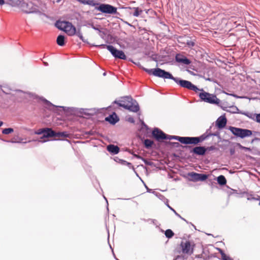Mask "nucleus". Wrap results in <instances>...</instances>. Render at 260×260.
I'll use <instances>...</instances> for the list:
<instances>
[{
	"label": "nucleus",
	"instance_id": "nucleus-1",
	"mask_svg": "<svg viewBox=\"0 0 260 260\" xmlns=\"http://www.w3.org/2000/svg\"><path fill=\"white\" fill-rule=\"evenodd\" d=\"M143 70L150 75L161 78L164 79H171L180 87L194 91L196 93L200 91L198 95L200 101L212 105L219 106L220 100L214 94L204 91L203 88H199L190 81L174 77L169 72L157 68L148 69L143 68Z\"/></svg>",
	"mask_w": 260,
	"mask_h": 260
},
{
	"label": "nucleus",
	"instance_id": "nucleus-2",
	"mask_svg": "<svg viewBox=\"0 0 260 260\" xmlns=\"http://www.w3.org/2000/svg\"><path fill=\"white\" fill-rule=\"evenodd\" d=\"M114 104H116L119 107L133 112H137L140 110L139 105L136 100L133 99L131 96H126L122 98L120 101H114Z\"/></svg>",
	"mask_w": 260,
	"mask_h": 260
},
{
	"label": "nucleus",
	"instance_id": "nucleus-3",
	"mask_svg": "<svg viewBox=\"0 0 260 260\" xmlns=\"http://www.w3.org/2000/svg\"><path fill=\"white\" fill-rule=\"evenodd\" d=\"M20 7L22 11L27 14L30 13H40L38 6L35 5L31 2L26 3L24 1L20 2Z\"/></svg>",
	"mask_w": 260,
	"mask_h": 260
},
{
	"label": "nucleus",
	"instance_id": "nucleus-4",
	"mask_svg": "<svg viewBox=\"0 0 260 260\" xmlns=\"http://www.w3.org/2000/svg\"><path fill=\"white\" fill-rule=\"evenodd\" d=\"M229 129L234 135L242 139L249 137L252 134V131L248 129H243L230 126L229 127Z\"/></svg>",
	"mask_w": 260,
	"mask_h": 260
},
{
	"label": "nucleus",
	"instance_id": "nucleus-5",
	"mask_svg": "<svg viewBox=\"0 0 260 260\" xmlns=\"http://www.w3.org/2000/svg\"><path fill=\"white\" fill-rule=\"evenodd\" d=\"M95 9L104 14L119 15L117 11V8L107 4H101Z\"/></svg>",
	"mask_w": 260,
	"mask_h": 260
},
{
	"label": "nucleus",
	"instance_id": "nucleus-6",
	"mask_svg": "<svg viewBox=\"0 0 260 260\" xmlns=\"http://www.w3.org/2000/svg\"><path fill=\"white\" fill-rule=\"evenodd\" d=\"M183 148L186 150H189L190 153L192 154L203 156L206 154L205 146H198L192 148L191 146L185 145Z\"/></svg>",
	"mask_w": 260,
	"mask_h": 260
},
{
	"label": "nucleus",
	"instance_id": "nucleus-7",
	"mask_svg": "<svg viewBox=\"0 0 260 260\" xmlns=\"http://www.w3.org/2000/svg\"><path fill=\"white\" fill-rule=\"evenodd\" d=\"M107 49L115 58L126 59V56L123 51L117 49L112 45L107 46Z\"/></svg>",
	"mask_w": 260,
	"mask_h": 260
},
{
	"label": "nucleus",
	"instance_id": "nucleus-8",
	"mask_svg": "<svg viewBox=\"0 0 260 260\" xmlns=\"http://www.w3.org/2000/svg\"><path fill=\"white\" fill-rule=\"evenodd\" d=\"M40 100L44 103L46 105V108L49 110L55 111L56 110L55 109L62 108L64 112H67L68 110L70 109V108L64 106H56L43 97L41 98Z\"/></svg>",
	"mask_w": 260,
	"mask_h": 260
},
{
	"label": "nucleus",
	"instance_id": "nucleus-9",
	"mask_svg": "<svg viewBox=\"0 0 260 260\" xmlns=\"http://www.w3.org/2000/svg\"><path fill=\"white\" fill-rule=\"evenodd\" d=\"M152 135L153 137L158 142L163 140H166L167 138V134L157 127H155L153 129L152 132Z\"/></svg>",
	"mask_w": 260,
	"mask_h": 260
},
{
	"label": "nucleus",
	"instance_id": "nucleus-10",
	"mask_svg": "<svg viewBox=\"0 0 260 260\" xmlns=\"http://www.w3.org/2000/svg\"><path fill=\"white\" fill-rule=\"evenodd\" d=\"M227 123V119L224 116H221L219 117L215 121V125L212 127L213 131L216 129V127L218 129H221L224 128Z\"/></svg>",
	"mask_w": 260,
	"mask_h": 260
},
{
	"label": "nucleus",
	"instance_id": "nucleus-11",
	"mask_svg": "<svg viewBox=\"0 0 260 260\" xmlns=\"http://www.w3.org/2000/svg\"><path fill=\"white\" fill-rule=\"evenodd\" d=\"M55 134V131H53L50 128H44V132L43 133V135L40 138V140H38L39 142L41 143H44L47 142L48 140H42L44 138H48L54 137Z\"/></svg>",
	"mask_w": 260,
	"mask_h": 260
},
{
	"label": "nucleus",
	"instance_id": "nucleus-12",
	"mask_svg": "<svg viewBox=\"0 0 260 260\" xmlns=\"http://www.w3.org/2000/svg\"><path fill=\"white\" fill-rule=\"evenodd\" d=\"M180 246L183 253L192 254L193 253V247H191L190 242L189 241H186L185 242L182 241Z\"/></svg>",
	"mask_w": 260,
	"mask_h": 260
},
{
	"label": "nucleus",
	"instance_id": "nucleus-13",
	"mask_svg": "<svg viewBox=\"0 0 260 260\" xmlns=\"http://www.w3.org/2000/svg\"><path fill=\"white\" fill-rule=\"evenodd\" d=\"M66 25H65L64 31L69 36H72L75 35L76 28L71 22L67 21Z\"/></svg>",
	"mask_w": 260,
	"mask_h": 260
},
{
	"label": "nucleus",
	"instance_id": "nucleus-14",
	"mask_svg": "<svg viewBox=\"0 0 260 260\" xmlns=\"http://www.w3.org/2000/svg\"><path fill=\"white\" fill-rule=\"evenodd\" d=\"M213 127V124H212L210 126V127L206 130V131L205 133L201 135L199 137H196V141H197V143L198 145L209 138L208 135V133H209V131H210L212 129Z\"/></svg>",
	"mask_w": 260,
	"mask_h": 260
},
{
	"label": "nucleus",
	"instance_id": "nucleus-15",
	"mask_svg": "<svg viewBox=\"0 0 260 260\" xmlns=\"http://www.w3.org/2000/svg\"><path fill=\"white\" fill-rule=\"evenodd\" d=\"M105 120L109 122L111 124H116L119 120V118L115 112L112 114L109 115L108 117L105 118Z\"/></svg>",
	"mask_w": 260,
	"mask_h": 260
},
{
	"label": "nucleus",
	"instance_id": "nucleus-16",
	"mask_svg": "<svg viewBox=\"0 0 260 260\" xmlns=\"http://www.w3.org/2000/svg\"><path fill=\"white\" fill-rule=\"evenodd\" d=\"M175 59L177 62L183 63L185 65H189L191 63L190 60L188 58L180 54H177Z\"/></svg>",
	"mask_w": 260,
	"mask_h": 260
},
{
	"label": "nucleus",
	"instance_id": "nucleus-17",
	"mask_svg": "<svg viewBox=\"0 0 260 260\" xmlns=\"http://www.w3.org/2000/svg\"><path fill=\"white\" fill-rule=\"evenodd\" d=\"M107 150L112 154H117L119 153L120 149L117 145L110 144L107 146Z\"/></svg>",
	"mask_w": 260,
	"mask_h": 260
},
{
	"label": "nucleus",
	"instance_id": "nucleus-18",
	"mask_svg": "<svg viewBox=\"0 0 260 260\" xmlns=\"http://www.w3.org/2000/svg\"><path fill=\"white\" fill-rule=\"evenodd\" d=\"M183 144L194 145H198L196 137H184Z\"/></svg>",
	"mask_w": 260,
	"mask_h": 260
},
{
	"label": "nucleus",
	"instance_id": "nucleus-19",
	"mask_svg": "<svg viewBox=\"0 0 260 260\" xmlns=\"http://www.w3.org/2000/svg\"><path fill=\"white\" fill-rule=\"evenodd\" d=\"M240 114L244 115L248 117L249 118L256 122V116L257 114L244 111H240Z\"/></svg>",
	"mask_w": 260,
	"mask_h": 260
},
{
	"label": "nucleus",
	"instance_id": "nucleus-20",
	"mask_svg": "<svg viewBox=\"0 0 260 260\" xmlns=\"http://www.w3.org/2000/svg\"><path fill=\"white\" fill-rule=\"evenodd\" d=\"M83 5H87L90 6H93L95 8L99 6L100 3L94 0H83L82 4Z\"/></svg>",
	"mask_w": 260,
	"mask_h": 260
},
{
	"label": "nucleus",
	"instance_id": "nucleus-21",
	"mask_svg": "<svg viewBox=\"0 0 260 260\" xmlns=\"http://www.w3.org/2000/svg\"><path fill=\"white\" fill-rule=\"evenodd\" d=\"M208 138H209L211 136H216L218 138L219 141H221V138L220 135V132L218 130H216L215 131H213V128L210 131H209V133H208Z\"/></svg>",
	"mask_w": 260,
	"mask_h": 260
},
{
	"label": "nucleus",
	"instance_id": "nucleus-22",
	"mask_svg": "<svg viewBox=\"0 0 260 260\" xmlns=\"http://www.w3.org/2000/svg\"><path fill=\"white\" fill-rule=\"evenodd\" d=\"M166 140H176L179 141L181 143L183 144L184 137L167 135Z\"/></svg>",
	"mask_w": 260,
	"mask_h": 260
},
{
	"label": "nucleus",
	"instance_id": "nucleus-23",
	"mask_svg": "<svg viewBox=\"0 0 260 260\" xmlns=\"http://www.w3.org/2000/svg\"><path fill=\"white\" fill-rule=\"evenodd\" d=\"M185 39L184 44H186L188 47H192L195 45V39H191L188 37H185Z\"/></svg>",
	"mask_w": 260,
	"mask_h": 260
},
{
	"label": "nucleus",
	"instance_id": "nucleus-24",
	"mask_svg": "<svg viewBox=\"0 0 260 260\" xmlns=\"http://www.w3.org/2000/svg\"><path fill=\"white\" fill-rule=\"evenodd\" d=\"M67 21H57L55 24L56 27L59 30L64 31L65 25H66Z\"/></svg>",
	"mask_w": 260,
	"mask_h": 260
},
{
	"label": "nucleus",
	"instance_id": "nucleus-25",
	"mask_svg": "<svg viewBox=\"0 0 260 260\" xmlns=\"http://www.w3.org/2000/svg\"><path fill=\"white\" fill-rule=\"evenodd\" d=\"M56 43L58 45L63 46L65 44V37L63 35H59L56 39Z\"/></svg>",
	"mask_w": 260,
	"mask_h": 260
},
{
	"label": "nucleus",
	"instance_id": "nucleus-26",
	"mask_svg": "<svg viewBox=\"0 0 260 260\" xmlns=\"http://www.w3.org/2000/svg\"><path fill=\"white\" fill-rule=\"evenodd\" d=\"M217 183L221 186H223L226 184V180L225 177L223 175H220L217 177Z\"/></svg>",
	"mask_w": 260,
	"mask_h": 260
},
{
	"label": "nucleus",
	"instance_id": "nucleus-27",
	"mask_svg": "<svg viewBox=\"0 0 260 260\" xmlns=\"http://www.w3.org/2000/svg\"><path fill=\"white\" fill-rule=\"evenodd\" d=\"M62 137L64 138H69L70 134L67 132H55L54 134V137Z\"/></svg>",
	"mask_w": 260,
	"mask_h": 260
},
{
	"label": "nucleus",
	"instance_id": "nucleus-28",
	"mask_svg": "<svg viewBox=\"0 0 260 260\" xmlns=\"http://www.w3.org/2000/svg\"><path fill=\"white\" fill-rule=\"evenodd\" d=\"M154 142L152 140L146 139L144 141V145L146 149H150L152 147Z\"/></svg>",
	"mask_w": 260,
	"mask_h": 260
},
{
	"label": "nucleus",
	"instance_id": "nucleus-29",
	"mask_svg": "<svg viewBox=\"0 0 260 260\" xmlns=\"http://www.w3.org/2000/svg\"><path fill=\"white\" fill-rule=\"evenodd\" d=\"M121 165H122L123 166H127L129 169H132L134 171V172L136 173L137 176L139 177L138 174L135 171V169L134 168V166L132 165V164L131 163L128 162L125 160H121Z\"/></svg>",
	"mask_w": 260,
	"mask_h": 260
},
{
	"label": "nucleus",
	"instance_id": "nucleus-30",
	"mask_svg": "<svg viewBox=\"0 0 260 260\" xmlns=\"http://www.w3.org/2000/svg\"><path fill=\"white\" fill-rule=\"evenodd\" d=\"M75 35L78 36L80 39L84 43H88V42L86 40L84 39L82 33L81 31V30L80 29H78V30L77 31L76 30V34Z\"/></svg>",
	"mask_w": 260,
	"mask_h": 260
},
{
	"label": "nucleus",
	"instance_id": "nucleus-31",
	"mask_svg": "<svg viewBox=\"0 0 260 260\" xmlns=\"http://www.w3.org/2000/svg\"><path fill=\"white\" fill-rule=\"evenodd\" d=\"M165 235L167 238L170 239L173 237L174 233L171 229H168L165 231Z\"/></svg>",
	"mask_w": 260,
	"mask_h": 260
},
{
	"label": "nucleus",
	"instance_id": "nucleus-32",
	"mask_svg": "<svg viewBox=\"0 0 260 260\" xmlns=\"http://www.w3.org/2000/svg\"><path fill=\"white\" fill-rule=\"evenodd\" d=\"M134 12L133 15L135 17H138L142 12L143 11L140 9L138 7H134Z\"/></svg>",
	"mask_w": 260,
	"mask_h": 260
},
{
	"label": "nucleus",
	"instance_id": "nucleus-33",
	"mask_svg": "<svg viewBox=\"0 0 260 260\" xmlns=\"http://www.w3.org/2000/svg\"><path fill=\"white\" fill-rule=\"evenodd\" d=\"M198 173L195 172H191L188 173V176L191 177V180L193 181H198Z\"/></svg>",
	"mask_w": 260,
	"mask_h": 260
},
{
	"label": "nucleus",
	"instance_id": "nucleus-34",
	"mask_svg": "<svg viewBox=\"0 0 260 260\" xmlns=\"http://www.w3.org/2000/svg\"><path fill=\"white\" fill-rule=\"evenodd\" d=\"M218 249L220 251V253L221 255L222 260H233L230 256L226 255L222 250H221L220 249Z\"/></svg>",
	"mask_w": 260,
	"mask_h": 260
},
{
	"label": "nucleus",
	"instance_id": "nucleus-35",
	"mask_svg": "<svg viewBox=\"0 0 260 260\" xmlns=\"http://www.w3.org/2000/svg\"><path fill=\"white\" fill-rule=\"evenodd\" d=\"M198 181H202L206 180L208 177V175L207 174H205L198 173Z\"/></svg>",
	"mask_w": 260,
	"mask_h": 260
},
{
	"label": "nucleus",
	"instance_id": "nucleus-36",
	"mask_svg": "<svg viewBox=\"0 0 260 260\" xmlns=\"http://www.w3.org/2000/svg\"><path fill=\"white\" fill-rule=\"evenodd\" d=\"M13 132L14 129L13 128L9 127L3 129L2 131V133L5 135H8L13 133Z\"/></svg>",
	"mask_w": 260,
	"mask_h": 260
},
{
	"label": "nucleus",
	"instance_id": "nucleus-37",
	"mask_svg": "<svg viewBox=\"0 0 260 260\" xmlns=\"http://www.w3.org/2000/svg\"><path fill=\"white\" fill-rule=\"evenodd\" d=\"M166 206H167V207H168V208H169L171 211H172L174 213V214H175L177 217H178L179 218H181V215H180L179 214H178V213L176 212V211H175V210H174L172 207H171L169 205V204L168 203L166 204Z\"/></svg>",
	"mask_w": 260,
	"mask_h": 260
},
{
	"label": "nucleus",
	"instance_id": "nucleus-38",
	"mask_svg": "<svg viewBox=\"0 0 260 260\" xmlns=\"http://www.w3.org/2000/svg\"><path fill=\"white\" fill-rule=\"evenodd\" d=\"M230 108L232 109V112L233 113H239L240 114V111L239 109L236 107V106H232L230 107Z\"/></svg>",
	"mask_w": 260,
	"mask_h": 260
},
{
	"label": "nucleus",
	"instance_id": "nucleus-39",
	"mask_svg": "<svg viewBox=\"0 0 260 260\" xmlns=\"http://www.w3.org/2000/svg\"><path fill=\"white\" fill-rule=\"evenodd\" d=\"M168 144L175 148H178L180 146V144L179 142H169Z\"/></svg>",
	"mask_w": 260,
	"mask_h": 260
},
{
	"label": "nucleus",
	"instance_id": "nucleus-40",
	"mask_svg": "<svg viewBox=\"0 0 260 260\" xmlns=\"http://www.w3.org/2000/svg\"><path fill=\"white\" fill-rule=\"evenodd\" d=\"M205 149H206V152L207 151H209L217 150V148L214 146H211L207 147H205Z\"/></svg>",
	"mask_w": 260,
	"mask_h": 260
},
{
	"label": "nucleus",
	"instance_id": "nucleus-41",
	"mask_svg": "<svg viewBox=\"0 0 260 260\" xmlns=\"http://www.w3.org/2000/svg\"><path fill=\"white\" fill-rule=\"evenodd\" d=\"M44 132V128H41L35 132L34 134L36 135H43V133Z\"/></svg>",
	"mask_w": 260,
	"mask_h": 260
},
{
	"label": "nucleus",
	"instance_id": "nucleus-42",
	"mask_svg": "<svg viewBox=\"0 0 260 260\" xmlns=\"http://www.w3.org/2000/svg\"><path fill=\"white\" fill-rule=\"evenodd\" d=\"M93 46H95L97 48H106L107 49V46H109V45H107L106 44H101V45H93Z\"/></svg>",
	"mask_w": 260,
	"mask_h": 260
},
{
	"label": "nucleus",
	"instance_id": "nucleus-43",
	"mask_svg": "<svg viewBox=\"0 0 260 260\" xmlns=\"http://www.w3.org/2000/svg\"><path fill=\"white\" fill-rule=\"evenodd\" d=\"M142 160L143 161V162L145 163V165L148 166H151L152 165V162L151 161H148L147 159H146L144 158H142Z\"/></svg>",
	"mask_w": 260,
	"mask_h": 260
},
{
	"label": "nucleus",
	"instance_id": "nucleus-44",
	"mask_svg": "<svg viewBox=\"0 0 260 260\" xmlns=\"http://www.w3.org/2000/svg\"><path fill=\"white\" fill-rule=\"evenodd\" d=\"M99 34L100 37L102 39H104L106 35L104 31H102L101 29L99 31Z\"/></svg>",
	"mask_w": 260,
	"mask_h": 260
},
{
	"label": "nucleus",
	"instance_id": "nucleus-45",
	"mask_svg": "<svg viewBox=\"0 0 260 260\" xmlns=\"http://www.w3.org/2000/svg\"><path fill=\"white\" fill-rule=\"evenodd\" d=\"M88 25L90 26L94 30H97L98 31H100V29L95 26L93 23H89Z\"/></svg>",
	"mask_w": 260,
	"mask_h": 260
},
{
	"label": "nucleus",
	"instance_id": "nucleus-46",
	"mask_svg": "<svg viewBox=\"0 0 260 260\" xmlns=\"http://www.w3.org/2000/svg\"><path fill=\"white\" fill-rule=\"evenodd\" d=\"M127 121L131 123H135V120L133 117H129L127 118Z\"/></svg>",
	"mask_w": 260,
	"mask_h": 260
},
{
	"label": "nucleus",
	"instance_id": "nucleus-47",
	"mask_svg": "<svg viewBox=\"0 0 260 260\" xmlns=\"http://www.w3.org/2000/svg\"><path fill=\"white\" fill-rule=\"evenodd\" d=\"M230 154L231 155H233L235 154V149L234 147H231L230 148Z\"/></svg>",
	"mask_w": 260,
	"mask_h": 260
},
{
	"label": "nucleus",
	"instance_id": "nucleus-48",
	"mask_svg": "<svg viewBox=\"0 0 260 260\" xmlns=\"http://www.w3.org/2000/svg\"><path fill=\"white\" fill-rule=\"evenodd\" d=\"M133 156L134 157L136 158H138V159H142L143 157H142L141 156L138 155V154H133Z\"/></svg>",
	"mask_w": 260,
	"mask_h": 260
},
{
	"label": "nucleus",
	"instance_id": "nucleus-49",
	"mask_svg": "<svg viewBox=\"0 0 260 260\" xmlns=\"http://www.w3.org/2000/svg\"><path fill=\"white\" fill-rule=\"evenodd\" d=\"M114 160L119 164H121V160H123V159H120L118 157H115L114 158Z\"/></svg>",
	"mask_w": 260,
	"mask_h": 260
},
{
	"label": "nucleus",
	"instance_id": "nucleus-50",
	"mask_svg": "<svg viewBox=\"0 0 260 260\" xmlns=\"http://www.w3.org/2000/svg\"><path fill=\"white\" fill-rule=\"evenodd\" d=\"M159 198H160V199H161V200H162V199H165V200H166V203H165V204H166H166L168 203V200L167 199L165 198V197L163 195H162V194H159Z\"/></svg>",
	"mask_w": 260,
	"mask_h": 260
},
{
	"label": "nucleus",
	"instance_id": "nucleus-51",
	"mask_svg": "<svg viewBox=\"0 0 260 260\" xmlns=\"http://www.w3.org/2000/svg\"><path fill=\"white\" fill-rule=\"evenodd\" d=\"M256 122L260 123V113L257 114L256 116Z\"/></svg>",
	"mask_w": 260,
	"mask_h": 260
},
{
	"label": "nucleus",
	"instance_id": "nucleus-52",
	"mask_svg": "<svg viewBox=\"0 0 260 260\" xmlns=\"http://www.w3.org/2000/svg\"><path fill=\"white\" fill-rule=\"evenodd\" d=\"M16 93H17L18 94H20L21 95V94H22V95L24 94V92L23 91L21 90H16Z\"/></svg>",
	"mask_w": 260,
	"mask_h": 260
},
{
	"label": "nucleus",
	"instance_id": "nucleus-53",
	"mask_svg": "<svg viewBox=\"0 0 260 260\" xmlns=\"http://www.w3.org/2000/svg\"><path fill=\"white\" fill-rule=\"evenodd\" d=\"M4 142H8V143H16V141H15L14 140L12 139L11 140H3Z\"/></svg>",
	"mask_w": 260,
	"mask_h": 260
},
{
	"label": "nucleus",
	"instance_id": "nucleus-54",
	"mask_svg": "<svg viewBox=\"0 0 260 260\" xmlns=\"http://www.w3.org/2000/svg\"><path fill=\"white\" fill-rule=\"evenodd\" d=\"M236 145L237 146H238L239 147L240 149H241L242 150L244 149V146H243L240 143H237Z\"/></svg>",
	"mask_w": 260,
	"mask_h": 260
},
{
	"label": "nucleus",
	"instance_id": "nucleus-55",
	"mask_svg": "<svg viewBox=\"0 0 260 260\" xmlns=\"http://www.w3.org/2000/svg\"><path fill=\"white\" fill-rule=\"evenodd\" d=\"M260 141V138H254L253 139H252V143L254 141Z\"/></svg>",
	"mask_w": 260,
	"mask_h": 260
},
{
	"label": "nucleus",
	"instance_id": "nucleus-56",
	"mask_svg": "<svg viewBox=\"0 0 260 260\" xmlns=\"http://www.w3.org/2000/svg\"><path fill=\"white\" fill-rule=\"evenodd\" d=\"M62 0H53L52 1V3L53 4H55V3H59L60 2H61Z\"/></svg>",
	"mask_w": 260,
	"mask_h": 260
},
{
	"label": "nucleus",
	"instance_id": "nucleus-57",
	"mask_svg": "<svg viewBox=\"0 0 260 260\" xmlns=\"http://www.w3.org/2000/svg\"><path fill=\"white\" fill-rule=\"evenodd\" d=\"M145 187L147 189V192H151V189H149L146 185V184H145Z\"/></svg>",
	"mask_w": 260,
	"mask_h": 260
},
{
	"label": "nucleus",
	"instance_id": "nucleus-58",
	"mask_svg": "<svg viewBox=\"0 0 260 260\" xmlns=\"http://www.w3.org/2000/svg\"><path fill=\"white\" fill-rule=\"evenodd\" d=\"M4 4H5L4 0H0V5H3Z\"/></svg>",
	"mask_w": 260,
	"mask_h": 260
},
{
	"label": "nucleus",
	"instance_id": "nucleus-59",
	"mask_svg": "<svg viewBox=\"0 0 260 260\" xmlns=\"http://www.w3.org/2000/svg\"><path fill=\"white\" fill-rule=\"evenodd\" d=\"M86 133L87 134H88V135H92L93 132H92L91 131H89V132H86Z\"/></svg>",
	"mask_w": 260,
	"mask_h": 260
},
{
	"label": "nucleus",
	"instance_id": "nucleus-60",
	"mask_svg": "<svg viewBox=\"0 0 260 260\" xmlns=\"http://www.w3.org/2000/svg\"><path fill=\"white\" fill-rule=\"evenodd\" d=\"M180 218L182 220H183V221H185L186 223H188V222L183 217H181V218Z\"/></svg>",
	"mask_w": 260,
	"mask_h": 260
},
{
	"label": "nucleus",
	"instance_id": "nucleus-61",
	"mask_svg": "<svg viewBox=\"0 0 260 260\" xmlns=\"http://www.w3.org/2000/svg\"><path fill=\"white\" fill-rule=\"evenodd\" d=\"M180 218L182 220H183V221H185L186 223H188V222L183 217H181V218Z\"/></svg>",
	"mask_w": 260,
	"mask_h": 260
},
{
	"label": "nucleus",
	"instance_id": "nucleus-62",
	"mask_svg": "<svg viewBox=\"0 0 260 260\" xmlns=\"http://www.w3.org/2000/svg\"><path fill=\"white\" fill-rule=\"evenodd\" d=\"M196 257H197V258H201L202 257V254L197 255L196 256Z\"/></svg>",
	"mask_w": 260,
	"mask_h": 260
},
{
	"label": "nucleus",
	"instance_id": "nucleus-63",
	"mask_svg": "<svg viewBox=\"0 0 260 260\" xmlns=\"http://www.w3.org/2000/svg\"><path fill=\"white\" fill-rule=\"evenodd\" d=\"M244 150H250V148L248 147H244Z\"/></svg>",
	"mask_w": 260,
	"mask_h": 260
},
{
	"label": "nucleus",
	"instance_id": "nucleus-64",
	"mask_svg": "<svg viewBox=\"0 0 260 260\" xmlns=\"http://www.w3.org/2000/svg\"><path fill=\"white\" fill-rule=\"evenodd\" d=\"M43 63H44V64L45 66H48V63L47 62L44 61V62H43Z\"/></svg>",
	"mask_w": 260,
	"mask_h": 260
}]
</instances>
